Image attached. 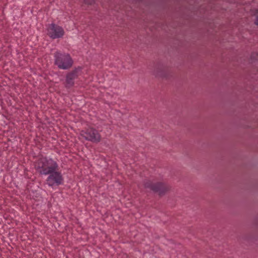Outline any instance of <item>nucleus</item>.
<instances>
[{
	"mask_svg": "<svg viewBox=\"0 0 258 258\" xmlns=\"http://www.w3.org/2000/svg\"><path fill=\"white\" fill-rule=\"evenodd\" d=\"M36 168L40 174L47 175L55 170H58V165L52 158L43 157L38 160Z\"/></svg>",
	"mask_w": 258,
	"mask_h": 258,
	"instance_id": "f257e3e1",
	"label": "nucleus"
},
{
	"mask_svg": "<svg viewBox=\"0 0 258 258\" xmlns=\"http://www.w3.org/2000/svg\"><path fill=\"white\" fill-rule=\"evenodd\" d=\"M54 64L59 69L67 70L71 69L74 61L69 53L56 51L54 53Z\"/></svg>",
	"mask_w": 258,
	"mask_h": 258,
	"instance_id": "f03ea898",
	"label": "nucleus"
},
{
	"mask_svg": "<svg viewBox=\"0 0 258 258\" xmlns=\"http://www.w3.org/2000/svg\"><path fill=\"white\" fill-rule=\"evenodd\" d=\"M144 185L146 188L158 193L160 196L164 195L169 189V186L168 185L161 182L153 183L150 180H146L144 181Z\"/></svg>",
	"mask_w": 258,
	"mask_h": 258,
	"instance_id": "7ed1b4c3",
	"label": "nucleus"
},
{
	"mask_svg": "<svg viewBox=\"0 0 258 258\" xmlns=\"http://www.w3.org/2000/svg\"><path fill=\"white\" fill-rule=\"evenodd\" d=\"M81 136L86 140L95 143H99L101 140V136L98 131L92 127L82 131Z\"/></svg>",
	"mask_w": 258,
	"mask_h": 258,
	"instance_id": "20e7f679",
	"label": "nucleus"
},
{
	"mask_svg": "<svg viewBox=\"0 0 258 258\" xmlns=\"http://www.w3.org/2000/svg\"><path fill=\"white\" fill-rule=\"evenodd\" d=\"M46 181L47 184L49 186L54 185H59L63 183V178L60 172L58 170H55L49 174Z\"/></svg>",
	"mask_w": 258,
	"mask_h": 258,
	"instance_id": "39448f33",
	"label": "nucleus"
},
{
	"mask_svg": "<svg viewBox=\"0 0 258 258\" xmlns=\"http://www.w3.org/2000/svg\"><path fill=\"white\" fill-rule=\"evenodd\" d=\"M47 31L48 35L53 39L61 38L64 34L63 28L54 23L49 25Z\"/></svg>",
	"mask_w": 258,
	"mask_h": 258,
	"instance_id": "423d86ee",
	"label": "nucleus"
},
{
	"mask_svg": "<svg viewBox=\"0 0 258 258\" xmlns=\"http://www.w3.org/2000/svg\"><path fill=\"white\" fill-rule=\"evenodd\" d=\"M81 70V68H75L72 71L68 72L66 76L64 82V86L67 88H72L74 86L75 80L78 78L79 72Z\"/></svg>",
	"mask_w": 258,
	"mask_h": 258,
	"instance_id": "0eeeda50",
	"label": "nucleus"
},
{
	"mask_svg": "<svg viewBox=\"0 0 258 258\" xmlns=\"http://www.w3.org/2000/svg\"><path fill=\"white\" fill-rule=\"evenodd\" d=\"M154 74L155 76L162 78L168 76V69L162 63L157 64L155 68Z\"/></svg>",
	"mask_w": 258,
	"mask_h": 258,
	"instance_id": "6e6552de",
	"label": "nucleus"
},
{
	"mask_svg": "<svg viewBox=\"0 0 258 258\" xmlns=\"http://www.w3.org/2000/svg\"><path fill=\"white\" fill-rule=\"evenodd\" d=\"M84 1L85 4L90 5H92L94 2V0H84Z\"/></svg>",
	"mask_w": 258,
	"mask_h": 258,
	"instance_id": "1a4fd4ad",
	"label": "nucleus"
},
{
	"mask_svg": "<svg viewBox=\"0 0 258 258\" xmlns=\"http://www.w3.org/2000/svg\"><path fill=\"white\" fill-rule=\"evenodd\" d=\"M258 56V54L256 53H253L251 55V59H257V57Z\"/></svg>",
	"mask_w": 258,
	"mask_h": 258,
	"instance_id": "9d476101",
	"label": "nucleus"
},
{
	"mask_svg": "<svg viewBox=\"0 0 258 258\" xmlns=\"http://www.w3.org/2000/svg\"><path fill=\"white\" fill-rule=\"evenodd\" d=\"M254 24L258 26V15L256 16V19L254 21Z\"/></svg>",
	"mask_w": 258,
	"mask_h": 258,
	"instance_id": "9b49d317",
	"label": "nucleus"
}]
</instances>
